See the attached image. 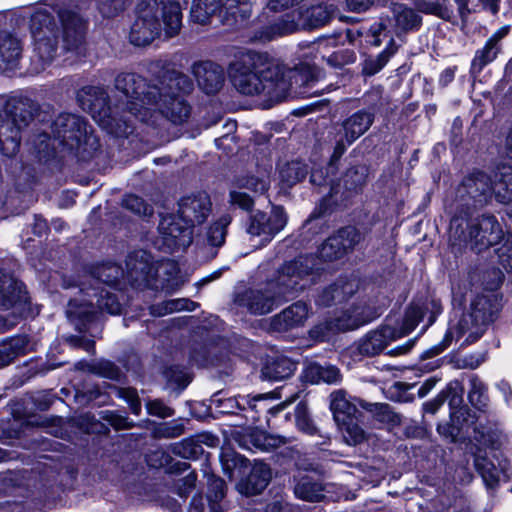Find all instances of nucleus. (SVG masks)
Returning a JSON list of instances; mask_svg holds the SVG:
<instances>
[{"mask_svg": "<svg viewBox=\"0 0 512 512\" xmlns=\"http://www.w3.org/2000/svg\"><path fill=\"white\" fill-rule=\"evenodd\" d=\"M389 9L391 17L380 18L379 23L373 24L370 28V33L373 37L372 44L375 46L381 45L382 36L383 38H388V41L390 37L393 38L392 31L395 34H399L417 30L421 25V16L406 4L392 3Z\"/></svg>", "mask_w": 512, "mask_h": 512, "instance_id": "15", "label": "nucleus"}, {"mask_svg": "<svg viewBox=\"0 0 512 512\" xmlns=\"http://www.w3.org/2000/svg\"><path fill=\"white\" fill-rule=\"evenodd\" d=\"M316 270L318 268L314 256H299L281 265L274 278L237 293L235 303L255 315L268 314L287 296L308 286L314 280Z\"/></svg>", "mask_w": 512, "mask_h": 512, "instance_id": "2", "label": "nucleus"}, {"mask_svg": "<svg viewBox=\"0 0 512 512\" xmlns=\"http://www.w3.org/2000/svg\"><path fill=\"white\" fill-rule=\"evenodd\" d=\"M124 277L123 269L116 264H105L97 268L94 273V281L96 284L104 283L108 286H115L120 279Z\"/></svg>", "mask_w": 512, "mask_h": 512, "instance_id": "42", "label": "nucleus"}, {"mask_svg": "<svg viewBox=\"0 0 512 512\" xmlns=\"http://www.w3.org/2000/svg\"><path fill=\"white\" fill-rule=\"evenodd\" d=\"M22 52L20 41L7 32L0 33V69H14Z\"/></svg>", "mask_w": 512, "mask_h": 512, "instance_id": "26", "label": "nucleus"}, {"mask_svg": "<svg viewBox=\"0 0 512 512\" xmlns=\"http://www.w3.org/2000/svg\"><path fill=\"white\" fill-rule=\"evenodd\" d=\"M148 412L161 418H167L173 415V410L160 401H152L147 404Z\"/></svg>", "mask_w": 512, "mask_h": 512, "instance_id": "58", "label": "nucleus"}, {"mask_svg": "<svg viewBox=\"0 0 512 512\" xmlns=\"http://www.w3.org/2000/svg\"><path fill=\"white\" fill-rule=\"evenodd\" d=\"M26 336H16L0 344V368L10 364L17 356L27 351Z\"/></svg>", "mask_w": 512, "mask_h": 512, "instance_id": "33", "label": "nucleus"}, {"mask_svg": "<svg viewBox=\"0 0 512 512\" xmlns=\"http://www.w3.org/2000/svg\"><path fill=\"white\" fill-rule=\"evenodd\" d=\"M145 80L135 73H120L115 79L116 89L126 98L124 107L116 106L109 109V114L98 120L99 124L109 133L118 137L127 136L132 132L131 118L148 122L152 108L147 105V92L150 87ZM96 118L95 116H93ZM97 121V119H95Z\"/></svg>", "mask_w": 512, "mask_h": 512, "instance_id": "4", "label": "nucleus"}, {"mask_svg": "<svg viewBox=\"0 0 512 512\" xmlns=\"http://www.w3.org/2000/svg\"><path fill=\"white\" fill-rule=\"evenodd\" d=\"M296 364L286 357H277L262 369V377L269 381H280L289 378L295 371Z\"/></svg>", "mask_w": 512, "mask_h": 512, "instance_id": "31", "label": "nucleus"}, {"mask_svg": "<svg viewBox=\"0 0 512 512\" xmlns=\"http://www.w3.org/2000/svg\"><path fill=\"white\" fill-rule=\"evenodd\" d=\"M197 304L193 301H190L187 298H178L171 299L162 302L158 305H153L150 307L151 314L154 316H163L169 313L178 312V311H193L195 310Z\"/></svg>", "mask_w": 512, "mask_h": 512, "instance_id": "38", "label": "nucleus"}, {"mask_svg": "<svg viewBox=\"0 0 512 512\" xmlns=\"http://www.w3.org/2000/svg\"><path fill=\"white\" fill-rule=\"evenodd\" d=\"M35 110L34 101L22 93L0 96V149L4 155L11 157L18 152L21 133Z\"/></svg>", "mask_w": 512, "mask_h": 512, "instance_id": "7", "label": "nucleus"}, {"mask_svg": "<svg viewBox=\"0 0 512 512\" xmlns=\"http://www.w3.org/2000/svg\"><path fill=\"white\" fill-rule=\"evenodd\" d=\"M196 480L197 475L195 472H189L187 475L181 478L177 483L178 494L181 497H186L194 488Z\"/></svg>", "mask_w": 512, "mask_h": 512, "instance_id": "57", "label": "nucleus"}, {"mask_svg": "<svg viewBox=\"0 0 512 512\" xmlns=\"http://www.w3.org/2000/svg\"><path fill=\"white\" fill-rule=\"evenodd\" d=\"M330 408L337 424L355 418L359 414L356 405L347 399L346 393L343 390H338L331 394Z\"/></svg>", "mask_w": 512, "mask_h": 512, "instance_id": "30", "label": "nucleus"}, {"mask_svg": "<svg viewBox=\"0 0 512 512\" xmlns=\"http://www.w3.org/2000/svg\"><path fill=\"white\" fill-rule=\"evenodd\" d=\"M463 388L458 381L451 382L445 391L441 393L444 397V401L448 400L449 405L452 408H457L462 404Z\"/></svg>", "mask_w": 512, "mask_h": 512, "instance_id": "52", "label": "nucleus"}, {"mask_svg": "<svg viewBox=\"0 0 512 512\" xmlns=\"http://www.w3.org/2000/svg\"><path fill=\"white\" fill-rule=\"evenodd\" d=\"M444 2L445 0H422L417 4V9L423 13L449 19L451 12L447 9Z\"/></svg>", "mask_w": 512, "mask_h": 512, "instance_id": "50", "label": "nucleus"}, {"mask_svg": "<svg viewBox=\"0 0 512 512\" xmlns=\"http://www.w3.org/2000/svg\"><path fill=\"white\" fill-rule=\"evenodd\" d=\"M222 9V0H194L190 17L193 22L206 24L210 18Z\"/></svg>", "mask_w": 512, "mask_h": 512, "instance_id": "34", "label": "nucleus"}, {"mask_svg": "<svg viewBox=\"0 0 512 512\" xmlns=\"http://www.w3.org/2000/svg\"><path fill=\"white\" fill-rule=\"evenodd\" d=\"M501 432L498 430H488L481 432L480 441L493 449L497 448L501 443Z\"/></svg>", "mask_w": 512, "mask_h": 512, "instance_id": "59", "label": "nucleus"}, {"mask_svg": "<svg viewBox=\"0 0 512 512\" xmlns=\"http://www.w3.org/2000/svg\"><path fill=\"white\" fill-rule=\"evenodd\" d=\"M126 275L129 281L146 280L151 272V257L142 250L135 251L126 259Z\"/></svg>", "mask_w": 512, "mask_h": 512, "instance_id": "28", "label": "nucleus"}, {"mask_svg": "<svg viewBox=\"0 0 512 512\" xmlns=\"http://www.w3.org/2000/svg\"><path fill=\"white\" fill-rule=\"evenodd\" d=\"M230 80L244 95L265 94L280 101L289 90L290 80L283 73L282 63L267 53L245 51L240 53L228 69Z\"/></svg>", "mask_w": 512, "mask_h": 512, "instance_id": "3", "label": "nucleus"}, {"mask_svg": "<svg viewBox=\"0 0 512 512\" xmlns=\"http://www.w3.org/2000/svg\"><path fill=\"white\" fill-rule=\"evenodd\" d=\"M502 237L501 226L492 215H482L467 221L462 215L455 214L450 222L451 245L459 250L469 247L473 251L481 252L498 244Z\"/></svg>", "mask_w": 512, "mask_h": 512, "instance_id": "9", "label": "nucleus"}, {"mask_svg": "<svg viewBox=\"0 0 512 512\" xmlns=\"http://www.w3.org/2000/svg\"><path fill=\"white\" fill-rule=\"evenodd\" d=\"M455 73L456 67H448L445 70H443L439 77V84L443 87L450 84L455 77Z\"/></svg>", "mask_w": 512, "mask_h": 512, "instance_id": "64", "label": "nucleus"}, {"mask_svg": "<svg viewBox=\"0 0 512 512\" xmlns=\"http://www.w3.org/2000/svg\"><path fill=\"white\" fill-rule=\"evenodd\" d=\"M494 305L492 300L485 295L476 296L470 307L456 321H451L442 342L426 352L427 355H438L444 351L453 341L464 337L463 344L476 342L485 332L488 324L493 319Z\"/></svg>", "mask_w": 512, "mask_h": 512, "instance_id": "8", "label": "nucleus"}, {"mask_svg": "<svg viewBox=\"0 0 512 512\" xmlns=\"http://www.w3.org/2000/svg\"><path fill=\"white\" fill-rule=\"evenodd\" d=\"M333 9L327 5H316L306 9H295L282 15L275 22L262 27L255 38L262 42L274 40L299 29H313L325 25L331 18Z\"/></svg>", "mask_w": 512, "mask_h": 512, "instance_id": "11", "label": "nucleus"}, {"mask_svg": "<svg viewBox=\"0 0 512 512\" xmlns=\"http://www.w3.org/2000/svg\"><path fill=\"white\" fill-rule=\"evenodd\" d=\"M51 132L54 141L83 158L85 154L91 155L99 147L96 136L87 131L85 121L74 114L58 115L52 123Z\"/></svg>", "mask_w": 512, "mask_h": 512, "instance_id": "13", "label": "nucleus"}, {"mask_svg": "<svg viewBox=\"0 0 512 512\" xmlns=\"http://www.w3.org/2000/svg\"><path fill=\"white\" fill-rule=\"evenodd\" d=\"M295 418L297 427L309 434L313 435L316 433V427L313 425L311 420L307 416L306 407L304 404H298L295 409Z\"/></svg>", "mask_w": 512, "mask_h": 512, "instance_id": "53", "label": "nucleus"}, {"mask_svg": "<svg viewBox=\"0 0 512 512\" xmlns=\"http://www.w3.org/2000/svg\"><path fill=\"white\" fill-rule=\"evenodd\" d=\"M166 377L170 381H174L177 384H179L180 386H182V388L186 387L188 385V383L190 382V379H189V376L187 375V373H185L183 371H179L178 373H176V371L174 369H170L169 371H167Z\"/></svg>", "mask_w": 512, "mask_h": 512, "instance_id": "62", "label": "nucleus"}, {"mask_svg": "<svg viewBox=\"0 0 512 512\" xmlns=\"http://www.w3.org/2000/svg\"><path fill=\"white\" fill-rule=\"evenodd\" d=\"M221 463L224 471L231 477L236 469L247 466V459L233 450H225L221 453Z\"/></svg>", "mask_w": 512, "mask_h": 512, "instance_id": "49", "label": "nucleus"}, {"mask_svg": "<svg viewBox=\"0 0 512 512\" xmlns=\"http://www.w3.org/2000/svg\"><path fill=\"white\" fill-rule=\"evenodd\" d=\"M268 398H278V396H275V393L258 394L253 397H250L249 395L237 396L233 398H228V403L235 404L236 408L239 410H246L249 408L252 411L255 410L256 412H258L264 409V407L258 409V403Z\"/></svg>", "mask_w": 512, "mask_h": 512, "instance_id": "46", "label": "nucleus"}, {"mask_svg": "<svg viewBox=\"0 0 512 512\" xmlns=\"http://www.w3.org/2000/svg\"><path fill=\"white\" fill-rule=\"evenodd\" d=\"M84 297L82 299H72L68 303L66 310L67 317L79 331H84L87 323L96 318V308L100 311H106L109 314L117 315L121 313V303L116 296L104 287H92L82 290Z\"/></svg>", "mask_w": 512, "mask_h": 512, "instance_id": "12", "label": "nucleus"}, {"mask_svg": "<svg viewBox=\"0 0 512 512\" xmlns=\"http://www.w3.org/2000/svg\"><path fill=\"white\" fill-rule=\"evenodd\" d=\"M323 491L324 486L308 475L300 477L294 488L298 498L311 502L321 500L324 497Z\"/></svg>", "mask_w": 512, "mask_h": 512, "instance_id": "35", "label": "nucleus"}, {"mask_svg": "<svg viewBox=\"0 0 512 512\" xmlns=\"http://www.w3.org/2000/svg\"><path fill=\"white\" fill-rule=\"evenodd\" d=\"M26 301V292L22 289V283L7 274L0 273V306L3 309H14L12 317L0 316V333L16 325Z\"/></svg>", "mask_w": 512, "mask_h": 512, "instance_id": "17", "label": "nucleus"}, {"mask_svg": "<svg viewBox=\"0 0 512 512\" xmlns=\"http://www.w3.org/2000/svg\"><path fill=\"white\" fill-rule=\"evenodd\" d=\"M271 478L269 467L264 463H256L248 478L237 484V489L245 495H253L261 493Z\"/></svg>", "mask_w": 512, "mask_h": 512, "instance_id": "24", "label": "nucleus"}, {"mask_svg": "<svg viewBox=\"0 0 512 512\" xmlns=\"http://www.w3.org/2000/svg\"><path fill=\"white\" fill-rule=\"evenodd\" d=\"M307 175L306 166L301 162L286 163L279 169L280 182L284 188H289L303 180Z\"/></svg>", "mask_w": 512, "mask_h": 512, "instance_id": "37", "label": "nucleus"}, {"mask_svg": "<svg viewBox=\"0 0 512 512\" xmlns=\"http://www.w3.org/2000/svg\"><path fill=\"white\" fill-rule=\"evenodd\" d=\"M124 7L122 0H101L99 11L106 17H112Z\"/></svg>", "mask_w": 512, "mask_h": 512, "instance_id": "56", "label": "nucleus"}, {"mask_svg": "<svg viewBox=\"0 0 512 512\" xmlns=\"http://www.w3.org/2000/svg\"><path fill=\"white\" fill-rule=\"evenodd\" d=\"M468 399L478 410H483L488 404L487 388L476 375L471 376L469 379Z\"/></svg>", "mask_w": 512, "mask_h": 512, "instance_id": "40", "label": "nucleus"}, {"mask_svg": "<svg viewBox=\"0 0 512 512\" xmlns=\"http://www.w3.org/2000/svg\"><path fill=\"white\" fill-rule=\"evenodd\" d=\"M475 465L488 488H494L498 484L501 475L504 473L502 468H497L487 458H477Z\"/></svg>", "mask_w": 512, "mask_h": 512, "instance_id": "41", "label": "nucleus"}, {"mask_svg": "<svg viewBox=\"0 0 512 512\" xmlns=\"http://www.w3.org/2000/svg\"><path fill=\"white\" fill-rule=\"evenodd\" d=\"M305 381L312 384L326 383L337 384L341 381V374L338 368L332 365L322 366L317 363L308 364L303 372Z\"/></svg>", "mask_w": 512, "mask_h": 512, "instance_id": "29", "label": "nucleus"}, {"mask_svg": "<svg viewBox=\"0 0 512 512\" xmlns=\"http://www.w3.org/2000/svg\"><path fill=\"white\" fill-rule=\"evenodd\" d=\"M231 222V216L224 214L220 216L209 228L207 239L212 246H221L226 237V228Z\"/></svg>", "mask_w": 512, "mask_h": 512, "instance_id": "44", "label": "nucleus"}, {"mask_svg": "<svg viewBox=\"0 0 512 512\" xmlns=\"http://www.w3.org/2000/svg\"><path fill=\"white\" fill-rule=\"evenodd\" d=\"M283 73L286 79L290 80L289 89L295 85L299 87L311 86L317 78L315 66L309 63H301L293 69H287L283 64Z\"/></svg>", "mask_w": 512, "mask_h": 512, "instance_id": "32", "label": "nucleus"}, {"mask_svg": "<svg viewBox=\"0 0 512 512\" xmlns=\"http://www.w3.org/2000/svg\"><path fill=\"white\" fill-rule=\"evenodd\" d=\"M285 442L286 438L278 435L260 433L255 436V445L262 450L277 448Z\"/></svg>", "mask_w": 512, "mask_h": 512, "instance_id": "54", "label": "nucleus"}, {"mask_svg": "<svg viewBox=\"0 0 512 512\" xmlns=\"http://www.w3.org/2000/svg\"><path fill=\"white\" fill-rule=\"evenodd\" d=\"M211 212L210 197L206 192L192 193L179 201L178 216L191 229L203 223Z\"/></svg>", "mask_w": 512, "mask_h": 512, "instance_id": "19", "label": "nucleus"}, {"mask_svg": "<svg viewBox=\"0 0 512 512\" xmlns=\"http://www.w3.org/2000/svg\"><path fill=\"white\" fill-rule=\"evenodd\" d=\"M374 114L368 111H357L346 118L335 135V148L332 155L339 159L346 149L360 138L373 124Z\"/></svg>", "mask_w": 512, "mask_h": 512, "instance_id": "18", "label": "nucleus"}, {"mask_svg": "<svg viewBox=\"0 0 512 512\" xmlns=\"http://www.w3.org/2000/svg\"><path fill=\"white\" fill-rule=\"evenodd\" d=\"M288 223V215L282 206L274 205L270 211H255L249 216L246 232L251 246L262 248L270 243Z\"/></svg>", "mask_w": 512, "mask_h": 512, "instance_id": "14", "label": "nucleus"}, {"mask_svg": "<svg viewBox=\"0 0 512 512\" xmlns=\"http://www.w3.org/2000/svg\"><path fill=\"white\" fill-rule=\"evenodd\" d=\"M501 51V45H496L488 40L483 48L478 49L471 63V72L479 74L485 66L493 62Z\"/></svg>", "mask_w": 512, "mask_h": 512, "instance_id": "36", "label": "nucleus"}, {"mask_svg": "<svg viewBox=\"0 0 512 512\" xmlns=\"http://www.w3.org/2000/svg\"><path fill=\"white\" fill-rule=\"evenodd\" d=\"M230 201L232 204L246 210L250 209L253 205L252 198L248 194L239 191L230 192Z\"/></svg>", "mask_w": 512, "mask_h": 512, "instance_id": "60", "label": "nucleus"}, {"mask_svg": "<svg viewBox=\"0 0 512 512\" xmlns=\"http://www.w3.org/2000/svg\"><path fill=\"white\" fill-rule=\"evenodd\" d=\"M182 24L180 5L169 0H143L131 24L129 40L134 46L150 45L160 36L162 27L168 37L176 35Z\"/></svg>", "mask_w": 512, "mask_h": 512, "instance_id": "5", "label": "nucleus"}, {"mask_svg": "<svg viewBox=\"0 0 512 512\" xmlns=\"http://www.w3.org/2000/svg\"><path fill=\"white\" fill-rule=\"evenodd\" d=\"M192 73L197 80L198 86L206 94H214L220 90L224 81V72L220 65L203 61L195 63Z\"/></svg>", "mask_w": 512, "mask_h": 512, "instance_id": "21", "label": "nucleus"}, {"mask_svg": "<svg viewBox=\"0 0 512 512\" xmlns=\"http://www.w3.org/2000/svg\"><path fill=\"white\" fill-rule=\"evenodd\" d=\"M107 420L115 429H127L132 427V423L127 417L112 413Z\"/></svg>", "mask_w": 512, "mask_h": 512, "instance_id": "61", "label": "nucleus"}, {"mask_svg": "<svg viewBox=\"0 0 512 512\" xmlns=\"http://www.w3.org/2000/svg\"><path fill=\"white\" fill-rule=\"evenodd\" d=\"M396 51L397 46L394 39L390 37L387 47L376 58H370L365 61L363 67L364 74L371 76L379 72Z\"/></svg>", "mask_w": 512, "mask_h": 512, "instance_id": "39", "label": "nucleus"}, {"mask_svg": "<svg viewBox=\"0 0 512 512\" xmlns=\"http://www.w3.org/2000/svg\"><path fill=\"white\" fill-rule=\"evenodd\" d=\"M73 0H54L50 6L38 7L31 15L30 30L33 39V71L40 73L54 59L59 30L51 11L57 13L63 25V42L66 50H77L84 39L82 22L72 11Z\"/></svg>", "mask_w": 512, "mask_h": 512, "instance_id": "1", "label": "nucleus"}, {"mask_svg": "<svg viewBox=\"0 0 512 512\" xmlns=\"http://www.w3.org/2000/svg\"><path fill=\"white\" fill-rule=\"evenodd\" d=\"M77 99L84 110L92 111L96 101L105 100V92L99 87L86 86L78 91Z\"/></svg>", "mask_w": 512, "mask_h": 512, "instance_id": "45", "label": "nucleus"}, {"mask_svg": "<svg viewBox=\"0 0 512 512\" xmlns=\"http://www.w3.org/2000/svg\"><path fill=\"white\" fill-rule=\"evenodd\" d=\"M123 206L138 215H151L152 207L147 205L145 201L136 195H127L123 199Z\"/></svg>", "mask_w": 512, "mask_h": 512, "instance_id": "51", "label": "nucleus"}, {"mask_svg": "<svg viewBox=\"0 0 512 512\" xmlns=\"http://www.w3.org/2000/svg\"><path fill=\"white\" fill-rule=\"evenodd\" d=\"M119 396L124 398L132 411L133 414L139 415L141 411V403L137 396V392L132 388H123L119 391Z\"/></svg>", "mask_w": 512, "mask_h": 512, "instance_id": "55", "label": "nucleus"}, {"mask_svg": "<svg viewBox=\"0 0 512 512\" xmlns=\"http://www.w3.org/2000/svg\"><path fill=\"white\" fill-rule=\"evenodd\" d=\"M424 310L420 304H412L406 311L402 325L392 326L389 323L370 331L351 348L354 357L374 356L381 353L391 342L400 339L414 330L422 320Z\"/></svg>", "mask_w": 512, "mask_h": 512, "instance_id": "10", "label": "nucleus"}, {"mask_svg": "<svg viewBox=\"0 0 512 512\" xmlns=\"http://www.w3.org/2000/svg\"><path fill=\"white\" fill-rule=\"evenodd\" d=\"M380 314L381 312L372 311L369 307H355L338 317L335 320L334 327L342 331L354 330L366 323H369Z\"/></svg>", "mask_w": 512, "mask_h": 512, "instance_id": "25", "label": "nucleus"}, {"mask_svg": "<svg viewBox=\"0 0 512 512\" xmlns=\"http://www.w3.org/2000/svg\"><path fill=\"white\" fill-rule=\"evenodd\" d=\"M157 87L147 92V105L152 108L149 120L155 111H159L174 124L184 123L190 116L191 108L180 93L192 90L190 78L178 71H167L159 80Z\"/></svg>", "mask_w": 512, "mask_h": 512, "instance_id": "6", "label": "nucleus"}, {"mask_svg": "<svg viewBox=\"0 0 512 512\" xmlns=\"http://www.w3.org/2000/svg\"><path fill=\"white\" fill-rule=\"evenodd\" d=\"M361 240V234L354 227H345L329 237L319 249V257L325 261L336 260L354 248Z\"/></svg>", "mask_w": 512, "mask_h": 512, "instance_id": "20", "label": "nucleus"}, {"mask_svg": "<svg viewBox=\"0 0 512 512\" xmlns=\"http://www.w3.org/2000/svg\"><path fill=\"white\" fill-rule=\"evenodd\" d=\"M158 232L155 246L167 253L185 249L192 242V229L178 215L161 216Z\"/></svg>", "mask_w": 512, "mask_h": 512, "instance_id": "16", "label": "nucleus"}, {"mask_svg": "<svg viewBox=\"0 0 512 512\" xmlns=\"http://www.w3.org/2000/svg\"><path fill=\"white\" fill-rule=\"evenodd\" d=\"M374 0H347V6L351 11L362 12L366 11Z\"/></svg>", "mask_w": 512, "mask_h": 512, "instance_id": "63", "label": "nucleus"}, {"mask_svg": "<svg viewBox=\"0 0 512 512\" xmlns=\"http://www.w3.org/2000/svg\"><path fill=\"white\" fill-rule=\"evenodd\" d=\"M357 420L358 418L355 417L337 424L348 445H357L365 439V433L358 425Z\"/></svg>", "mask_w": 512, "mask_h": 512, "instance_id": "43", "label": "nucleus"}, {"mask_svg": "<svg viewBox=\"0 0 512 512\" xmlns=\"http://www.w3.org/2000/svg\"><path fill=\"white\" fill-rule=\"evenodd\" d=\"M270 185L269 173L266 170L260 171L258 175L248 176L239 180V186L255 193L263 194Z\"/></svg>", "mask_w": 512, "mask_h": 512, "instance_id": "47", "label": "nucleus"}, {"mask_svg": "<svg viewBox=\"0 0 512 512\" xmlns=\"http://www.w3.org/2000/svg\"><path fill=\"white\" fill-rule=\"evenodd\" d=\"M311 314V308L303 301H297L274 316L272 326L277 331H287L305 324Z\"/></svg>", "mask_w": 512, "mask_h": 512, "instance_id": "22", "label": "nucleus"}, {"mask_svg": "<svg viewBox=\"0 0 512 512\" xmlns=\"http://www.w3.org/2000/svg\"><path fill=\"white\" fill-rule=\"evenodd\" d=\"M252 12L249 0H226L222 4L220 17L223 24L234 25L246 21Z\"/></svg>", "mask_w": 512, "mask_h": 512, "instance_id": "27", "label": "nucleus"}, {"mask_svg": "<svg viewBox=\"0 0 512 512\" xmlns=\"http://www.w3.org/2000/svg\"><path fill=\"white\" fill-rule=\"evenodd\" d=\"M161 269L168 274V278H166L162 284V288L166 292L172 293L184 283V280L179 275L178 265L174 261H168L162 264Z\"/></svg>", "mask_w": 512, "mask_h": 512, "instance_id": "48", "label": "nucleus"}, {"mask_svg": "<svg viewBox=\"0 0 512 512\" xmlns=\"http://www.w3.org/2000/svg\"><path fill=\"white\" fill-rule=\"evenodd\" d=\"M358 288V281L355 278H342L330 287L323 290L317 299V303L329 306L333 303L342 302L352 296Z\"/></svg>", "mask_w": 512, "mask_h": 512, "instance_id": "23", "label": "nucleus"}]
</instances>
